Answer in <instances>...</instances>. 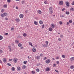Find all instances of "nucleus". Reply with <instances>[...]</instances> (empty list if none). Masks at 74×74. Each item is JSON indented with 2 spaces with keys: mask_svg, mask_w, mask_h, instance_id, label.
<instances>
[{
  "mask_svg": "<svg viewBox=\"0 0 74 74\" xmlns=\"http://www.w3.org/2000/svg\"><path fill=\"white\" fill-rule=\"evenodd\" d=\"M49 10L50 14H52V13H53V10H52V7H49Z\"/></svg>",
  "mask_w": 74,
  "mask_h": 74,
  "instance_id": "nucleus-1",
  "label": "nucleus"
},
{
  "mask_svg": "<svg viewBox=\"0 0 74 74\" xmlns=\"http://www.w3.org/2000/svg\"><path fill=\"white\" fill-rule=\"evenodd\" d=\"M8 15V14H7V13H3L2 14H1V15L2 18H3L4 16H7Z\"/></svg>",
  "mask_w": 74,
  "mask_h": 74,
  "instance_id": "nucleus-2",
  "label": "nucleus"
},
{
  "mask_svg": "<svg viewBox=\"0 0 74 74\" xmlns=\"http://www.w3.org/2000/svg\"><path fill=\"white\" fill-rule=\"evenodd\" d=\"M59 4L61 5H62L63 4V1H60L59 2Z\"/></svg>",
  "mask_w": 74,
  "mask_h": 74,
  "instance_id": "nucleus-3",
  "label": "nucleus"
},
{
  "mask_svg": "<svg viewBox=\"0 0 74 74\" xmlns=\"http://www.w3.org/2000/svg\"><path fill=\"white\" fill-rule=\"evenodd\" d=\"M65 4H66V7H68V6H70V4H69V3L68 1H66L65 2Z\"/></svg>",
  "mask_w": 74,
  "mask_h": 74,
  "instance_id": "nucleus-4",
  "label": "nucleus"
},
{
  "mask_svg": "<svg viewBox=\"0 0 74 74\" xmlns=\"http://www.w3.org/2000/svg\"><path fill=\"white\" fill-rule=\"evenodd\" d=\"M51 62V60H47L46 61V63L47 64Z\"/></svg>",
  "mask_w": 74,
  "mask_h": 74,
  "instance_id": "nucleus-5",
  "label": "nucleus"
},
{
  "mask_svg": "<svg viewBox=\"0 0 74 74\" xmlns=\"http://www.w3.org/2000/svg\"><path fill=\"white\" fill-rule=\"evenodd\" d=\"M13 61L14 62V63H16L17 62V59L16 58H15L13 59Z\"/></svg>",
  "mask_w": 74,
  "mask_h": 74,
  "instance_id": "nucleus-6",
  "label": "nucleus"
},
{
  "mask_svg": "<svg viewBox=\"0 0 74 74\" xmlns=\"http://www.w3.org/2000/svg\"><path fill=\"white\" fill-rule=\"evenodd\" d=\"M8 48L9 49L10 52H11L12 50H11V47L10 46H8Z\"/></svg>",
  "mask_w": 74,
  "mask_h": 74,
  "instance_id": "nucleus-7",
  "label": "nucleus"
},
{
  "mask_svg": "<svg viewBox=\"0 0 74 74\" xmlns=\"http://www.w3.org/2000/svg\"><path fill=\"white\" fill-rule=\"evenodd\" d=\"M3 60L4 63H6L7 62V60H6L5 58H3Z\"/></svg>",
  "mask_w": 74,
  "mask_h": 74,
  "instance_id": "nucleus-8",
  "label": "nucleus"
},
{
  "mask_svg": "<svg viewBox=\"0 0 74 74\" xmlns=\"http://www.w3.org/2000/svg\"><path fill=\"white\" fill-rule=\"evenodd\" d=\"M19 16L20 18H23V14H21Z\"/></svg>",
  "mask_w": 74,
  "mask_h": 74,
  "instance_id": "nucleus-9",
  "label": "nucleus"
},
{
  "mask_svg": "<svg viewBox=\"0 0 74 74\" xmlns=\"http://www.w3.org/2000/svg\"><path fill=\"white\" fill-rule=\"evenodd\" d=\"M43 47L44 48H45L46 47H47V46L48 45L45 44H42Z\"/></svg>",
  "mask_w": 74,
  "mask_h": 74,
  "instance_id": "nucleus-10",
  "label": "nucleus"
},
{
  "mask_svg": "<svg viewBox=\"0 0 74 74\" xmlns=\"http://www.w3.org/2000/svg\"><path fill=\"white\" fill-rule=\"evenodd\" d=\"M46 70L47 71H49L50 70V69L49 67L46 68Z\"/></svg>",
  "mask_w": 74,
  "mask_h": 74,
  "instance_id": "nucleus-11",
  "label": "nucleus"
},
{
  "mask_svg": "<svg viewBox=\"0 0 74 74\" xmlns=\"http://www.w3.org/2000/svg\"><path fill=\"white\" fill-rule=\"evenodd\" d=\"M16 21L17 22H19L20 21V20L19 18H16L15 19Z\"/></svg>",
  "mask_w": 74,
  "mask_h": 74,
  "instance_id": "nucleus-12",
  "label": "nucleus"
},
{
  "mask_svg": "<svg viewBox=\"0 0 74 74\" xmlns=\"http://www.w3.org/2000/svg\"><path fill=\"white\" fill-rule=\"evenodd\" d=\"M52 28L51 27H50L49 29V30L50 32H52Z\"/></svg>",
  "mask_w": 74,
  "mask_h": 74,
  "instance_id": "nucleus-13",
  "label": "nucleus"
},
{
  "mask_svg": "<svg viewBox=\"0 0 74 74\" xmlns=\"http://www.w3.org/2000/svg\"><path fill=\"white\" fill-rule=\"evenodd\" d=\"M32 51L33 52H34L36 51V49L33 48L32 49Z\"/></svg>",
  "mask_w": 74,
  "mask_h": 74,
  "instance_id": "nucleus-14",
  "label": "nucleus"
},
{
  "mask_svg": "<svg viewBox=\"0 0 74 74\" xmlns=\"http://www.w3.org/2000/svg\"><path fill=\"white\" fill-rule=\"evenodd\" d=\"M34 23L36 25H38V22L37 21H35L34 22Z\"/></svg>",
  "mask_w": 74,
  "mask_h": 74,
  "instance_id": "nucleus-15",
  "label": "nucleus"
},
{
  "mask_svg": "<svg viewBox=\"0 0 74 74\" xmlns=\"http://www.w3.org/2000/svg\"><path fill=\"white\" fill-rule=\"evenodd\" d=\"M39 23L40 25H42L43 24V22H42V21L40 20L39 21Z\"/></svg>",
  "mask_w": 74,
  "mask_h": 74,
  "instance_id": "nucleus-16",
  "label": "nucleus"
},
{
  "mask_svg": "<svg viewBox=\"0 0 74 74\" xmlns=\"http://www.w3.org/2000/svg\"><path fill=\"white\" fill-rule=\"evenodd\" d=\"M22 45L21 43H19L18 45V46L19 47H22Z\"/></svg>",
  "mask_w": 74,
  "mask_h": 74,
  "instance_id": "nucleus-17",
  "label": "nucleus"
},
{
  "mask_svg": "<svg viewBox=\"0 0 74 74\" xmlns=\"http://www.w3.org/2000/svg\"><path fill=\"white\" fill-rule=\"evenodd\" d=\"M11 70L12 71H15V68L14 67H12V68Z\"/></svg>",
  "mask_w": 74,
  "mask_h": 74,
  "instance_id": "nucleus-18",
  "label": "nucleus"
},
{
  "mask_svg": "<svg viewBox=\"0 0 74 74\" xmlns=\"http://www.w3.org/2000/svg\"><path fill=\"white\" fill-rule=\"evenodd\" d=\"M26 66L25 65H23V66L22 69H26Z\"/></svg>",
  "mask_w": 74,
  "mask_h": 74,
  "instance_id": "nucleus-19",
  "label": "nucleus"
},
{
  "mask_svg": "<svg viewBox=\"0 0 74 74\" xmlns=\"http://www.w3.org/2000/svg\"><path fill=\"white\" fill-rule=\"evenodd\" d=\"M15 42L16 44H18L19 43V40H16Z\"/></svg>",
  "mask_w": 74,
  "mask_h": 74,
  "instance_id": "nucleus-20",
  "label": "nucleus"
},
{
  "mask_svg": "<svg viewBox=\"0 0 74 74\" xmlns=\"http://www.w3.org/2000/svg\"><path fill=\"white\" fill-rule=\"evenodd\" d=\"M70 11H74V8H71V9H70Z\"/></svg>",
  "mask_w": 74,
  "mask_h": 74,
  "instance_id": "nucleus-21",
  "label": "nucleus"
},
{
  "mask_svg": "<svg viewBox=\"0 0 74 74\" xmlns=\"http://www.w3.org/2000/svg\"><path fill=\"white\" fill-rule=\"evenodd\" d=\"M51 26V27L52 28H54L55 27V25L53 24H52Z\"/></svg>",
  "mask_w": 74,
  "mask_h": 74,
  "instance_id": "nucleus-22",
  "label": "nucleus"
},
{
  "mask_svg": "<svg viewBox=\"0 0 74 74\" xmlns=\"http://www.w3.org/2000/svg\"><path fill=\"white\" fill-rule=\"evenodd\" d=\"M23 36L24 37H26L27 36V34H26L24 33L23 34Z\"/></svg>",
  "mask_w": 74,
  "mask_h": 74,
  "instance_id": "nucleus-23",
  "label": "nucleus"
},
{
  "mask_svg": "<svg viewBox=\"0 0 74 74\" xmlns=\"http://www.w3.org/2000/svg\"><path fill=\"white\" fill-rule=\"evenodd\" d=\"M74 66H73V65H72L70 66V68L71 69H73V68H74Z\"/></svg>",
  "mask_w": 74,
  "mask_h": 74,
  "instance_id": "nucleus-24",
  "label": "nucleus"
},
{
  "mask_svg": "<svg viewBox=\"0 0 74 74\" xmlns=\"http://www.w3.org/2000/svg\"><path fill=\"white\" fill-rule=\"evenodd\" d=\"M38 14H41V11L40 10H38Z\"/></svg>",
  "mask_w": 74,
  "mask_h": 74,
  "instance_id": "nucleus-25",
  "label": "nucleus"
},
{
  "mask_svg": "<svg viewBox=\"0 0 74 74\" xmlns=\"http://www.w3.org/2000/svg\"><path fill=\"white\" fill-rule=\"evenodd\" d=\"M3 38V36L0 35V40H1Z\"/></svg>",
  "mask_w": 74,
  "mask_h": 74,
  "instance_id": "nucleus-26",
  "label": "nucleus"
},
{
  "mask_svg": "<svg viewBox=\"0 0 74 74\" xmlns=\"http://www.w3.org/2000/svg\"><path fill=\"white\" fill-rule=\"evenodd\" d=\"M40 56H36V59L37 60H39L40 59Z\"/></svg>",
  "mask_w": 74,
  "mask_h": 74,
  "instance_id": "nucleus-27",
  "label": "nucleus"
},
{
  "mask_svg": "<svg viewBox=\"0 0 74 74\" xmlns=\"http://www.w3.org/2000/svg\"><path fill=\"white\" fill-rule=\"evenodd\" d=\"M17 69L18 70V71H20L21 70V69H20V67L18 66L17 68Z\"/></svg>",
  "mask_w": 74,
  "mask_h": 74,
  "instance_id": "nucleus-28",
  "label": "nucleus"
},
{
  "mask_svg": "<svg viewBox=\"0 0 74 74\" xmlns=\"http://www.w3.org/2000/svg\"><path fill=\"white\" fill-rule=\"evenodd\" d=\"M29 45L31 46V47H33V45H32V43H31V42H29Z\"/></svg>",
  "mask_w": 74,
  "mask_h": 74,
  "instance_id": "nucleus-29",
  "label": "nucleus"
},
{
  "mask_svg": "<svg viewBox=\"0 0 74 74\" xmlns=\"http://www.w3.org/2000/svg\"><path fill=\"white\" fill-rule=\"evenodd\" d=\"M66 14H67V15H69V14H70V12H66Z\"/></svg>",
  "mask_w": 74,
  "mask_h": 74,
  "instance_id": "nucleus-30",
  "label": "nucleus"
},
{
  "mask_svg": "<svg viewBox=\"0 0 74 74\" xmlns=\"http://www.w3.org/2000/svg\"><path fill=\"white\" fill-rule=\"evenodd\" d=\"M53 67H55L56 66V64H54L53 65Z\"/></svg>",
  "mask_w": 74,
  "mask_h": 74,
  "instance_id": "nucleus-31",
  "label": "nucleus"
},
{
  "mask_svg": "<svg viewBox=\"0 0 74 74\" xmlns=\"http://www.w3.org/2000/svg\"><path fill=\"white\" fill-rule=\"evenodd\" d=\"M45 43H46V45H48V41H46V42H45Z\"/></svg>",
  "mask_w": 74,
  "mask_h": 74,
  "instance_id": "nucleus-32",
  "label": "nucleus"
},
{
  "mask_svg": "<svg viewBox=\"0 0 74 74\" xmlns=\"http://www.w3.org/2000/svg\"><path fill=\"white\" fill-rule=\"evenodd\" d=\"M71 60H74V57H72L70 58Z\"/></svg>",
  "mask_w": 74,
  "mask_h": 74,
  "instance_id": "nucleus-33",
  "label": "nucleus"
},
{
  "mask_svg": "<svg viewBox=\"0 0 74 74\" xmlns=\"http://www.w3.org/2000/svg\"><path fill=\"white\" fill-rule=\"evenodd\" d=\"M36 70L37 72H39L40 71V69H36Z\"/></svg>",
  "mask_w": 74,
  "mask_h": 74,
  "instance_id": "nucleus-34",
  "label": "nucleus"
},
{
  "mask_svg": "<svg viewBox=\"0 0 74 74\" xmlns=\"http://www.w3.org/2000/svg\"><path fill=\"white\" fill-rule=\"evenodd\" d=\"M7 64V65L8 66H11V64L9 63H8Z\"/></svg>",
  "mask_w": 74,
  "mask_h": 74,
  "instance_id": "nucleus-35",
  "label": "nucleus"
},
{
  "mask_svg": "<svg viewBox=\"0 0 74 74\" xmlns=\"http://www.w3.org/2000/svg\"><path fill=\"white\" fill-rule=\"evenodd\" d=\"M45 25H42V29H44L45 27Z\"/></svg>",
  "mask_w": 74,
  "mask_h": 74,
  "instance_id": "nucleus-36",
  "label": "nucleus"
},
{
  "mask_svg": "<svg viewBox=\"0 0 74 74\" xmlns=\"http://www.w3.org/2000/svg\"><path fill=\"white\" fill-rule=\"evenodd\" d=\"M40 65H41L40 63H38L37 64V66H40Z\"/></svg>",
  "mask_w": 74,
  "mask_h": 74,
  "instance_id": "nucleus-37",
  "label": "nucleus"
},
{
  "mask_svg": "<svg viewBox=\"0 0 74 74\" xmlns=\"http://www.w3.org/2000/svg\"><path fill=\"white\" fill-rule=\"evenodd\" d=\"M7 5H4L3 6V7H4V8H7Z\"/></svg>",
  "mask_w": 74,
  "mask_h": 74,
  "instance_id": "nucleus-38",
  "label": "nucleus"
},
{
  "mask_svg": "<svg viewBox=\"0 0 74 74\" xmlns=\"http://www.w3.org/2000/svg\"><path fill=\"white\" fill-rule=\"evenodd\" d=\"M4 11V9H3L2 10H1V12L3 13Z\"/></svg>",
  "mask_w": 74,
  "mask_h": 74,
  "instance_id": "nucleus-39",
  "label": "nucleus"
},
{
  "mask_svg": "<svg viewBox=\"0 0 74 74\" xmlns=\"http://www.w3.org/2000/svg\"><path fill=\"white\" fill-rule=\"evenodd\" d=\"M69 22L70 23H72V20H70L69 21Z\"/></svg>",
  "mask_w": 74,
  "mask_h": 74,
  "instance_id": "nucleus-40",
  "label": "nucleus"
},
{
  "mask_svg": "<svg viewBox=\"0 0 74 74\" xmlns=\"http://www.w3.org/2000/svg\"><path fill=\"white\" fill-rule=\"evenodd\" d=\"M17 38H22V36H18L17 37Z\"/></svg>",
  "mask_w": 74,
  "mask_h": 74,
  "instance_id": "nucleus-41",
  "label": "nucleus"
},
{
  "mask_svg": "<svg viewBox=\"0 0 74 74\" xmlns=\"http://www.w3.org/2000/svg\"><path fill=\"white\" fill-rule=\"evenodd\" d=\"M32 74H35L36 73V72L34 71H32Z\"/></svg>",
  "mask_w": 74,
  "mask_h": 74,
  "instance_id": "nucleus-42",
  "label": "nucleus"
},
{
  "mask_svg": "<svg viewBox=\"0 0 74 74\" xmlns=\"http://www.w3.org/2000/svg\"><path fill=\"white\" fill-rule=\"evenodd\" d=\"M62 58H65V55H62Z\"/></svg>",
  "mask_w": 74,
  "mask_h": 74,
  "instance_id": "nucleus-43",
  "label": "nucleus"
},
{
  "mask_svg": "<svg viewBox=\"0 0 74 74\" xmlns=\"http://www.w3.org/2000/svg\"><path fill=\"white\" fill-rule=\"evenodd\" d=\"M21 3H22V4H24V3H25V1H22L21 2Z\"/></svg>",
  "mask_w": 74,
  "mask_h": 74,
  "instance_id": "nucleus-44",
  "label": "nucleus"
},
{
  "mask_svg": "<svg viewBox=\"0 0 74 74\" xmlns=\"http://www.w3.org/2000/svg\"><path fill=\"white\" fill-rule=\"evenodd\" d=\"M60 37H61V38H63V35H61L60 36Z\"/></svg>",
  "mask_w": 74,
  "mask_h": 74,
  "instance_id": "nucleus-45",
  "label": "nucleus"
},
{
  "mask_svg": "<svg viewBox=\"0 0 74 74\" xmlns=\"http://www.w3.org/2000/svg\"><path fill=\"white\" fill-rule=\"evenodd\" d=\"M14 29V28L12 27L11 28V30H13Z\"/></svg>",
  "mask_w": 74,
  "mask_h": 74,
  "instance_id": "nucleus-46",
  "label": "nucleus"
},
{
  "mask_svg": "<svg viewBox=\"0 0 74 74\" xmlns=\"http://www.w3.org/2000/svg\"><path fill=\"white\" fill-rule=\"evenodd\" d=\"M27 61H24L23 62V63L24 64H26V63H27Z\"/></svg>",
  "mask_w": 74,
  "mask_h": 74,
  "instance_id": "nucleus-47",
  "label": "nucleus"
},
{
  "mask_svg": "<svg viewBox=\"0 0 74 74\" xmlns=\"http://www.w3.org/2000/svg\"><path fill=\"white\" fill-rule=\"evenodd\" d=\"M44 3L45 4H47V1H45L44 2Z\"/></svg>",
  "mask_w": 74,
  "mask_h": 74,
  "instance_id": "nucleus-48",
  "label": "nucleus"
},
{
  "mask_svg": "<svg viewBox=\"0 0 74 74\" xmlns=\"http://www.w3.org/2000/svg\"><path fill=\"white\" fill-rule=\"evenodd\" d=\"M40 56H41V57H42V56H43V54L41 53L40 54Z\"/></svg>",
  "mask_w": 74,
  "mask_h": 74,
  "instance_id": "nucleus-49",
  "label": "nucleus"
},
{
  "mask_svg": "<svg viewBox=\"0 0 74 74\" xmlns=\"http://www.w3.org/2000/svg\"><path fill=\"white\" fill-rule=\"evenodd\" d=\"M7 2L8 3H10L11 2V0H7Z\"/></svg>",
  "mask_w": 74,
  "mask_h": 74,
  "instance_id": "nucleus-50",
  "label": "nucleus"
},
{
  "mask_svg": "<svg viewBox=\"0 0 74 74\" xmlns=\"http://www.w3.org/2000/svg\"><path fill=\"white\" fill-rule=\"evenodd\" d=\"M65 10V8H64L62 9V11H64Z\"/></svg>",
  "mask_w": 74,
  "mask_h": 74,
  "instance_id": "nucleus-51",
  "label": "nucleus"
},
{
  "mask_svg": "<svg viewBox=\"0 0 74 74\" xmlns=\"http://www.w3.org/2000/svg\"><path fill=\"white\" fill-rule=\"evenodd\" d=\"M60 16L61 18H62H62H63V17H64V15H62H62L60 14Z\"/></svg>",
  "mask_w": 74,
  "mask_h": 74,
  "instance_id": "nucleus-52",
  "label": "nucleus"
},
{
  "mask_svg": "<svg viewBox=\"0 0 74 74\" xmlns=\"http://www.w3.org/2000/svg\"><path fill=\"white\" fill-rule=\"evenodd\" d=\"M20 49H23V47H21L20 48Z\"/></svg>",
  "mask_w": 74,
  "mask_h": 74,
  "instance_id": "nucleus-53",
  "label": "nucleus"
},
{
  "mask_svg": "<svg viewBox=\"0 0 74 74\" xmlns=\"http://www.w3.org/2000/svg\"><path fill=\"white\" fill-rule=\"evenodd\" d=\"M0 53H3V51H2V50H0Z\"/></svg>",
  "mask_w": 74,
  "mask_h": 74,
  "instance_id": "nucleus-54",
  "label": "nucleus"
},
{
  "mask_svg": "<svg viewBox=\"0 0 74 74\" xmlns=\"http://www.w3.org/2000/svg\"><path fill=\"white\" fill-rule=\"evenodd\" d=\"M5 35H7V36H8V33H5Z\"/></svg>",
  "mask_w": 74,
  "mask_h": 74,
  "instance_id": "nucleus-55",
  "label": "nucleus"
},
{
  "mask_svg": "<svg viewBox=\"0 0 74 74\" xmlns=\"http://www.w3.org/2000/svg\"><path fill=\"white\" fill-rule=\"evenodd\" d=\"M55 71H56L57 73H59V71H58V70H56V69H55Z\"/></svg>",
  "mask_w": 74,
  "mask_h": 74,
  "instance_id": "nucleus-56",
  "label": "nucleus"
},
{
  "mask_svg": "<svg viewBox=\"0 0 74 74\" xmlns=\"http://www.w3.org/2000/svg\"><path fill=\"white\" fill-rule=\"evenodd\" d=\"M72 5H74V1H73V3H72Z\"/></svg>",
  "mask_w": 74,
  "mask_h": 74,
  "instance_id": "nucleus-57",
  "label": "nucleus"
},
{
  "mask_svg": "<svg viewBox=\"0 0 74 74\" xmlns=\"http://www.w3.org/2000/svg\"><path fill=\"white\" fill-rule=\"evenodd\" d=\"M59 61H57V64H59Z\"/></svg>",
  "mask_w": 74,
  "mask_h": 74,
  "instance_id": "nucleus-58",
  "label": "nucleus"
},
{
  "mask_svg": "<svg viewBox=\"0 0 74 74\" xmlns=\"http://www.w3.org/2000/svg\"><path fill=\"white\" fill-rule=\"evenodd\" d=\"M12 46H14V43H12Z\"/></svg>",
  "mask_w": 74,
  "mask_h": 74,
  "instance_id": "nucleus-59",
  "label": "nucleus"
},
{
  "mask_svg": "<svg viewBox=\"0 0 74 74\" xmlns=\"http://www.w3.org/2000/svg\"><path fill=\"white\" fill-rule=\"evenodd\" d=\"M5 20H6L7 21V20H8V18L6 17L5 18Z\"/></svg>",
  "mask_w": 74,
  "mask_h": 74,
  "instance_id": "nucleus-60",
  "label": "nucleus"
},
{
  "mask_svg": "<svg viewBox=\"0 0 74 74\" xmlns=\"http://www.w3.org/2000/svg\"><path fill=\"white\" fill-rule=\"evenodd\" d=\"M60 24L62 25V21H60Z\"/></svg>",
  "mask_w": 74,
  "mask_h": 74,
  "instance_id": "nucleus-61",
  "label": "nucleus"
},
{
  "mask_svg": "<svg viewBox=\"0 0 74 74\" xmlns=\"http://www.w3.org/2000/svg\"><path fill=\"white\" fill-rule=\"evenodd\" d=\"M46 59H47V57H45L44 60H46Z\"/></svg>",
  "mask_w": 74,
  "mask_h": 74,
  "instance_id": "nucleus-62",
  "label": "nucleus"
},
{
  "mask_svg": "<svg viewBox=\"0 0 74 74\" xmlns=\"http://www.w3.org/2000/svg\"><path fill=\"white\" fill-rule=\"evenodd\" d=\"M58 41H61V39L60 38H59L58 39Z\"/></svg>",
  "mask_w": 74,
  "mask_h": 74,
  "instance_id": "nucleus-63",
  "label": "nucleus"
},
{
  "mask_svg": "<svg viewBox=\"0 0 74 74\" xmlns=\"http://www.w3.org/2000/svg\"><path fill=\"white\" fill-rule=\"evenodd\" d=\"M56 59H59V57H57L56 58Z\"/></svg>",
  "mask_w": 74,
  "mask_h": 74,
  "instance_id": "nucleus-64",
  "label": "nucleus"
}]
</instances>
